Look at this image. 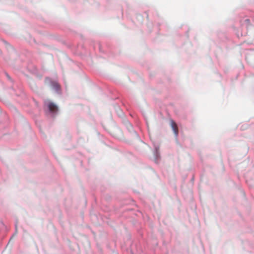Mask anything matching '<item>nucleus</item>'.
Returning a JSON list of instances; mask_svg holds the SVG:
<instances>
[{
  "label": "nucleus",
  "mask_w": 254,
  "mask_h": 254,
  "mask_svg": "<svg viewBox=\"0 0 254 254\" xmlns=\"http://www.w3.org/2000/svg\"><path fill=\"white\" fill-rule=\"evenodd\" d=\"M171 126L176 136H177L178 134L179 130H178V126H177V124H176V123L174 121H171Z\"/></svg>",
  "instance_id": "obj_1"
},
{
  "label": "nucleus",
  "mask_w": 254,
  "mask_h": 254,
  "mask_svg": "<svg viewBox=\"0 0 254 254\" xmlns=\"http://www.w3.org/2000/svg\"><path fill=\"white\" fill-rule=\"evenodd\" d=\"M49 109L52 112H56L58 111L57 106L53 103H50L49 105Z\"/></svg>",
  "instance_id": "obj_2"
},
{
  "label": "nucleus",
  "mask_w": 254,
  "mask_h": 254,
  "mask_svg": "<svg viewBox=\"0 0 254 254\" xmlns=\"http://www.w3.org/2000/svg\"><path fill=\"white\" fill-rule=\"evenodd\" d=\"M7 77L8 78H9V76H8V75H7Z\"/></svg>",
  "instance_id": "obj_3"
}]
</instances>
